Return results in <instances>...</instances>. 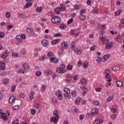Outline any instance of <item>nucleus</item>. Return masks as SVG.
Returning a JSON list of instances; mask_svg holds the SVG:
<instances>
[{"instance_id": "nucleus-1", "label": "nucleus", "mask_w": 124, "mask_h": 124, "mask_svg": "<svg viewBox=\"0 0 124 124\" xmlns=\"http://www.w3.org/2000/svg\"><path fill=\"white\" fill-rule=\"evenodd\" d=\"M53 115L55 116L50 118V122L54 123V124H57L58 122H59V119H60V116L58 115V110H54L53 111Z\"/></svg>"}, {"instance_id": "nucleus-2", "label": "nucleus", "mask_w": 124, "mask_h": 124, "mask_svg": "<svg viewBox=\"0 0 124 124\" xmlns=\"http://www.w3.org/2000/svg\"><path fill=\"white\" fill-rule=\"evenodd\" d=\"M51 22L52 24L54 25H60V22H61V18L59 16H54L52 17Z\"/></svg>"}, {"instance_id": "nucleus-3", "label": "nucleus", "mask_w": 124, "mask_h": 124, "mask_svg": "<svg viewBox=\"0 0 124 124\" xmlns=\"http://www.w3.org/2000/svg\"><path fill=\"white\" fill-rule=\"evenodd\" d=\"M113 46H114V42H110L106 45L105 47L107 50H110L113 48Z\"/></svg>"}, {"instance_id": "nucleus-4", "label": "nucleus", "mask_w": 124, "mask_h": 124, "mask_svg": "<svg viewBox=\"0 0 124 124\" xmlns=\"http://www.w3.org/2000/svg\"><path fill=\"white\" fill-rule=\"evenodd\" d=\"M8 56H9V51L8 50H5L1 55V58L6 59Z\"/></svg>"}, {"instance_id": "nucleus-5", "label": "nucleus", "mask_w": 124, "mask_h": 124, "mask_svg": "<svg viewBox=\"0 0 124 124\" xmlns=\"http://www.w3.org/2000/svg\"><path fill=\"white\" fill-rule=\"evenodd\" d=\"M106 37L103 36H102L101 38V41H102L103 44H107V43H108V42H109V39H106Z\"/></svg>"}, {"instance_id": "nucleus-6", "label": "nucleus", "mask_w": 124, "mask_h": 124, "mask_svg": "<svg viewBox=\"0 0 124 124\" xmlns=\"http://www.w3.org/2000/svg\"><path fill=\"white\" fill-rule=\"evenodd\" d=\"M56 95L58 96V99L61 100L62 98V92L61 91L58 90L56 93Z\"/></svg>"}, {"instance_id": "nucleus-7", "label": "nucleus", "mask_w": 124, "mask_h": 124, "mask_svg": "<svg viewBox=\"0 0 124 124\" xmlns=\"http://www.w3.org/2000/svg\"><path fill=\"white\" fill-rule=\"evenodd\" d=\"M0 118H1L2 120L4 121H6L7 120H8V118H7V115L5 113L0 115Z\"/></svg>"}, {"instance_id": "nucleus-8", "label": "nucleus", "mask_w": 124, "mask_h": 124, "mask_svg": "<svg viewBox=\"0 0 124 124\" xmlns=\"http://www.w3.org/2000/svg\"><path fill=\"white\" fill-rule=\"evenodd\" d=\"M42 44L44 47H47L49 46V41L47 40L44 39L42 41Z\"/></svg>"}, {"instance_id": "nucleus-9", "label": "nucleus", "mask_w": 124, "mask_h": 124, "mask_svg": "<svg viewBox=\"0 0 124 124\" xmlns=\"http://www.w3.org/2000/svg\"><path fill=\"white\" fill-rule=\"evenodd\" d=\"M16 98L15 96H11L9 99V103H15Z\"/></svg>"}, {"instance_id": "nucleus-10", "label": "nucleus", "mask_w": 124, "mask_h": 124, "mask_svg": "<svg viewBox=\"0 0 124 124\" xmlns=\"http://www.w3.org/2000/svg\"><path fill=\"white\" fill-rule=\"evenodd\" d=\"M56 72H58V73H61L62 74L63 73H65V69H62V68L58 67L57 68Z\"/></svg>"}, {"instance_id": "nucleus-11", "label": "nucleus", "mask_w": 124, "mask_h": 124, "mask_svg": "<svg viewBox=\"0 0 124 124\" xmlns=\"http://www.w3.org/2000/svg\"><path fill=\"white\" fill-rule=\"evenodd\" d=\"M82 91H83L82 92V96H84V95H86V94L87 93V92H88V89L86 88L85 86H82L81 87Z\"/></svg>"}, {"instance_id": "nucleus-12", "label": "nucleus", "mask_w": 124, "mask_h": 124, "mask_svg": "<svg viewBox=\"0 0 124 124\" xmlns=\"http://www.w3.org/2000/svg\"><path fill=\"white\" fill-rule=\"evenodd\" d=\"M62 11V8L60 7H57L54 9V12L56 14H60V12Z\"/></svg>"}, {"instance_id": "nucleus-13", "label": "nucleus", "mask_w": 124, "mask_h": 124, "mask_svg": "<svg viewBox=\"0 0 124 124\" xmlns=\"http://www.w3.org/2000/svg\"><path fill=\"white\" fill-rule=\"evenodd\" d=\"M23 68L25 70H28L29 68H30V65L28 64V63L25 62L23 64Z\"/></svg>"}, {"instance_id": "nucleus-14", "label": "nucleus", "mask_w": 124, "mask_h": 124, "mask_svg": "<svg viewBox=\"0 0 124 124\" xmlns=\"http://www.w3.org/2000/svg\"><path fill=\"white\" fill-rule=\"evenodd\" d=\"M0 69L1 70H5V63L3 62H1V64L0 65Z\"/></svg>"}, {"instance_id": "nucleus-15", "label": "nucleus", "mask_w": 124, "mask_h": 124, "mask_svg": "<svg viewBox=\"0 0 124 124\" xmlns=\"http://www.w3.org/2000/svg\"><path fill=\"white\" fill-rule=\"evenodd\" d=\"M33 108H35V109H40V108H41V105L39 104H34Z\"/></svg>"}, {"instance_id": "nucleus-16", "label": "nucleus", "mask_w": 124, "mask_h": 124, "mask_svg": "<svg viewBox=\"0 0 124 124\" xmlns=\"http://www.w3.org/2000/svg\"><path fill=\"white\" fill-rule=\"evenodd\" d=\"M59 28L61 30H65V29H66V25L64 24H61L59 25Z\"/></svg>"}, {"instance_id": "nucleus-17", "label": "nucleus", "mask_w": 124, "mask_h": 124, "mask_svg": "<svg viewBox=\"0 0 124 124\" xmlns=\"http://www.w3.org/2000/svg\"><path fill=\"white\" fill-rule=\"evenodd\" d=\"M121 68L118 66H114L112 68V71H119Z\"/></svg>"}, {"instance_id": "nucleus-18", "label": "nucleus", "mask_w": 124, "mask_h": 124, "mask_svg": "<svg viewBox=\"0 0 124 124\" xmlns=\"http://www.w3.org/2000/svg\"><path fill=\"white\" fill-rule=\"evenodd\" d=\"M92 114H97L98 113V108H94L92 109L91 111Z\"/></svg>"}, {"instance_id": "nucleus-19", "label": "nucleus", "mask_w": 124, "mask_h": 124, "mask_svg": "<svg viewBox=\"0 0 124 124\" xmlns=\"http://www.w3.org/2000/svg\"><path fill=\"white\" fill-rule=\"evenodd\" d=\"M82 65L84 68H88L89 66V62H83Z\"/></svg>"}, {"instance_id": "nucleus-20", "label": "nucleus", "mask_w": 124, "mask_h": 124, "mask_svg": "<svg viewBox=\"0 0 124 124\" xmlns=\"http://www.w3.org/2000/svg\"><path fill=\"white\" fill-rule=\"evenodd\" d=\"M64 96L65 99H67V98H68L69 99H70V98H71V96L69 95V93H65L64 94Z\"/></svg>"}, {"instance_id": "nucleus-21", "label": "nucleus", "mask_w": 124, "mask_h": 124, "mask_svg": "<svg viewBox=\"0 0 124 124\" xmlns=\"http://www.w3.org/2000/svg\"><path fill=\"white\" fill-rule=\"evenodd\" d=\"M66 78H69V79H72V78H73V76H72V75H71V74L69 73H67L66 74Z\"/></svg>"}, {"instance_id": "nucleus-22", "label": "nucleus", "mask_w": 124, "mask_h": 124, "mask_svg": "<svg viewBox=\"0 0 124 124\" xmlns=\"http://www.w3.org/2000/svg\"><path fill=\"white\" fill-rule=\"evenodd\" d=\"M62 48H68V45H67V43L65 42H62Z\"/></svg>"}, {"instance_id": "nucleus-23", "label": "nucleus", "mask_w": 124, "mask_h": 124, "mask_svg": "<svg viewBox=\"0 0 124 124\" xmlns=\"http://www.w3.org/2000/svg\"><path fill=\"white\" fill-rule=\"evenodd\" d=\"M79 20L81 21H84L86 19V16L83 15H80L78 16Z\"/></svg>"}, {"instance_id": "nucleus-24", "label": "nucleus", "mask_w": 124, "mask_h": 124, "mask_svg": "<svg viewBox=\"0 0 124 124\" xmlns=\"http://www.w3.org/2000/svg\"><path fill=\"white\" fill-rule=\"evenodd\" d=\"M2 81L4 85H6L7 84L9 83V79L8 78H5L4 79H2Z\"/></svg>"}, {"instance_id": "nucleus-25", "label": "nucleus", "mask_w": 124, "mask_h": 124, "mask_svg": "<svg viewBox=\"0 0 124 124\" xmlns=\"http://www.w3.org/2000/svg\"><path fill=\"white\" fill-rule=\"evenodd\" d=\"M116 85L117 87H122L123 86V82L118 80L116 82Z\"/></svg>"}, {"instance_id": "nucleus-26", "label": "nucleus", "mask_w": 124, "mask_h": 124, "mask_svg": "<svg viewBox=\"0 0 124 124\" xmlns=\"http://www.w3.org/2000/svg\"><path fill=\"white\" fill-rule=\"evenodd\" d=\"M109 58H110V56L109 55H106L103 57V59L104 60V62L107 61Z\"/></svg>"}, {"instance_id": "nucleus-27", "label": "nucleus", "mask_w": 124, "mask_h": 124, "mask_svg": "<svg viewBox=\"0 0 124 124\" xmlns=\"http://www.w3.org/2000/svg\"><path fill=\"white\" fill-rule=\"evenodd\" d=\"M93 103L94 105H95V106L98 105V106H101V104L99 103L98 101L97 100H94L93 102Z\"/></svg>"}, {"instance_id": "nucleus-28", "label": "nucleus", "mask_w": 124, "mask_h": 124, "mask_svg": "<svg viewBox=\"0 0 124 124\" xmlns=\"http://www.w3.org/2000/svg\"><path fill=\"white\" fill-rule=\"evenodd\" d=\"M32 5V3L28 2L25 5L24 8H29V7H30V6H31Z\"/></svg>"}, {"instance_id": "nucleus-29", "label": "nucleus", "mask_w": 124, "mask_h": 124, "mask_svg": "<svg viewBox=\"0 0 124 124\" xmlns=\"http://www.w3.org/2000/svg\"><path fill=\"white\" fill-rule=\"evenodd\" d=\"M122 12H123V10L122 9H120L115 13V15H116V16H119V15H120Z\"/></svg>"}, {"instance_id": "nucleus-30", "label": "nucleus", "mask_w": 124, "mask_h": 124, "mask_svg": "<svg viewBox=\"0 0 124 124\" xmlns=\"http://www.w3.org/2000/svg\"><path fill=\"white\" fill-rule=\"evenodd\" d=\"M102 121H101L100 120H96L93 122V124H102Z\"/></svg>"}, {"instance_id": "nucleus-31", "label": "nucleus", "mask_w": 124, "mask_h": 124, "mask_svg": "<svg viewBox=\"0 0 124 124\" xmlns=\"http://www.w3.org/2000/svg\"><path fill=\"white\" fill-rule=\"evenodd\" d=\"M52 73H53V72L52 71H51L50 70H47L46 72V76H50L52 75Z\"/></svg>"}, {"instance_id": "nucleus-32", "label": "nucleus", "mask_w": 124, "mask_h": 124, "mask_svg": "<svg viewBox=\"0 0 124 124\" xmlns=\"http://www.w3.org/2000/svg\"><path fill=\"white\" fill-rule=\"evenodd\" d=\"M60 6L61 7V9H62L63 11L66 10V8H65V5H64V4H60Z\"/></svg>"}, {"instance_id": "nucleus-33", "label": "nucleus", "mask_w": 124, "mask_h": 124, "mask_svg": "<svg viewBox=\"0 0 124 124\" xmlns=\"http://www.w3.org/2000/svg\"><path fill=\"white\" fill-rule=\"evenodd\" d=\"M47 56L48 58H52V57H54V55L53 53V52H49L47 53Z\"/></svg>"}, {"instance_id": "nucleus-34", "label": "nucleus", "mask_w": 124, "mask_h": 124, "mask_svg": "<svg viewBox=\"0 0 124 124\" xmlns=\"http://www.w3.org/2000/svg\"><path fill=\"white\" fill-rule=\"evenodd\" d=\"M72 68H73V66L72 65L68 64L67 66V70L71 71V70H72Z\"/></svg>"}, {"instance_id": "nucleus-35", "label": "nucleus", "mask_w": 124, "mask_h": 124, "mask_svg": "<svg viewBox=\"0 0 124 124\" xmlns=\"http://www.w3.org/2000/svg\"><path fill=\"white\" fill-rule=\"evenodd\" d=\"M80 82L83 85H86V84H87V80H86L85 78H81L80 79Z\"/></svg>"}, {"instance_id": "nucleus-36", "label": "nucleus", "mask_w": 124, "mask_h": 124, "mask_svg": "<svg viewBox=\"0 0 124 124\" xmlns=\"http://www.w3.org/2000/svg\"><path fill=\"white\" fill-rule=\"evenodd\" d=\"M92 12L93 14H97V12H98L97 7H95V8L93 9Z\"/></svg>"}, {"instance_id": "nucleus-37", "label": "nucleus", "mask_w": 124, "mask_h": 124, "mask_svg": "<svg viewBox=\"0 0 124 124\" xmlns=\"http://www.w3.org/2000/svg\"><path fill=\"white\" fill-rule=\"evenodd\" d=\"M29 98L30 99H31V100H32L33 99V98H34V94H33V92H31L30 95H29Z\"/></svg>"}, {"instance_id": "nucleus-38", "label": "nucleus", "mask_w": 124, "mask_h": 124, "mask_svg": "<svg viewBox=\"0 0 124 124\" xmlns=\"http://www.w3.org/2000/svg\"><path fill=\"white\" fill-rule=\"evenodd\" d=\"M80 102H81V99L80 98H77L76 99V101H75L76 104H77L78 105V104H80Z\"/></svg>"}, {"instance_id": "nucleus-39", "label": "nucleus", "mask_w": 124, "mask_h": 124, "mask_svg": "<svg viewBox=\"0 0 124 124\" xmlns=\"http://www.w3.org/2000/svg\"><path fill=\"white\" fill-rule=\"evenodd\" d=\"M16 38L17 41H18V42H22V41H23L22 38H21L20 36H16Z\"/></svg>"}, {"instance_id": "nucleus-40", "label": "nucleus", "mask_w": 124, "mask_h": 124, "mask_svg": "<svg viewBox=\"0 0 124 124\" xmlns=\"http://www.w3.org/2000/svg\"><path fill=\"white\" fill-rule=\"evenodd\" d=\"M58 41H59V40L54 39V40L52 41L51 44L52 45H56V44H57V42H58Z\"/></svg>"}, {"instance_id": "nucleus-41", "label": "nucleus", "mask_w": 124, "mask_h": 124, "mask_svg": "<svg viewBox=\"0 0 124 124\" xmlns=\"http://www.w3.org/2000/svg\"><path fill=\"white\" fill-rule=\"evenodd\" d=\"M54 37H61V36H62V33H56L54 34Z\"/></svg>"}, {"instance_id": "nucleus-42", "label": "nucleus", "mask_w": 124, "mask_h": 124, "mask_svg": "<svg viewBox=\"0 0 124 124\" xmlns=\"http://www.w3.org/2000/svg\"><path fill=\"white\" fill-rule=\"evenodd\" d=\"M63 91L64 92H65V93H70V90L67 88H64Z\"/></svg>"}, {"instance_id": "nucleus-43", "label": "nucleus", "mask_w": 124, "mask_h": 124, "mask_svg": "<svg viewBox=\"0 0 124 124\" xmlns=\"http://www.w3.org/2000/svg\"><path fill=\"white\" fill-rule=\"evenodd\" d=\"M42 10V8L41 7H38L36 8V12H38V13H39V12H41Z\"/></svg>"}, {"instance_id": "nucleus-44", "label": "nucleus", "mask_w": 124, "mask_h": 124, "mask_svg": "<svg viewBox=\"0 0 124 124\" xmlns=\"http://www.w3.org/2000/svg\"><path fill=\"white\" fill-rule=\"evenodd\" d=\"M96 62H98V63H100V62H101V57L100 56H98L96 58Z\"/></svg>"}, {"instance_id": "nucleus-45", "label": "nucleus", "mask_w": 124, "mask_h": 124, "mask_svg": "<svg viewBox=\"0 0 124 124\" xmlns=\"http://www.w3.org/2000/svg\"><path fill=\"white\" fill-rule=\"evenodd\" d=\"M45 89H46V85L44 84L42 86V92L43 93L45 92Z\"/></svg>"}, {"instance_id": "nucleus-46", "label": "nucleus", "mask_w": 124, "mask_h": 124, "mask_svg": "<svg viewBox=\"0 0 124 124\" xmlns=\"http://www.w3.org/2000/svg\"><path fill=\"white\" fill-rule=\"evenodd\" d=\"M5 36V34L3 32H0V38H3Z\"/></svg>"}, {"instance_id": "nucleus-47", "label": "nucleus", "mask_w": 124, "mask_h": 124, "mask_svg": "<svg viewBox=\"0 0 124 124\" xmlns=\"http://www.w3.org/2000/svg\"><path fill=\"white\" fill-rule=\"evenodd\" d=\"M71 48H72L73 49L75 48V42L74 41L72 42L71 44Z\"/></svg>"}, {"instance_id": "nucleus-48", "label": "nucleus", "mask_w": 124, "mask_h": 124, "mask_svg": "<svg viewBox=\"0 0 124 124\" xmlns=\"http://www.w3.org/2000/svg\"><path fill=\"white\" fill-rule=\"evenodd\" d=\"M52 102H54L55 103H58V101L56 99V98L52 97L51 99Z\"/></svg>"}, {"instance_id": "nucleus-49", "label": "nucleus", "mask_w": 124, "mask_h": 124, "mask_svg": "<svg viewBox=\"0 0 124 124\" xmlns=\"http://www.w3.org/2000/svg\"><path fill=\"white\" fill-rule=\"evenodd\" d=\"M31 112L32 115H35V114L36 113V111H35V109H31Z\"/></svg>"}, {"instance_id": "nucleus-50", "label": "nucleus", "mask_w": 124, "mask_h": 124, "mask_svg": "<svg viewBox=\"0 0 124 124\" xmlns=\"http://www.w3.org/2000/svg\"><path fill=\"white\" fill-rule=\"evenodd\" d=\"M74 9H75L76 10H77V9H79V8H80V6L78 5H74Z\"/></svg>"}, {"instance_id": "nucleus-51", "label": "nucleus", "mask_w": 124, "mask_h": 124, "mask_svg": "<svg viewBox=\"0 0 124 124\" xmlns=\"http://www.w3.org/2000/svg\"><path fill=\"white\" fill-rule=\"evenodd\" d=\"M112 97H113V96H109L107 99V101L108 102H110L112 100Z\"/></svg>"}, {"instance_id": "nucleus-52", "label": "nucleus", "mask_w": 124, "mask_h": 124, "mask_svg": "<svg viewBox=\"0 0 124 124\" xmlns=\"http://www.w3.org/2000/svg\"><path fill=\"white\" fill-rule=\"evenodd\" d=\"M104 74L107 75H108L110 74V70H109V69H106L105 70V72H104Z\"/></svg>"}, {"instance_id": "nucleus-53", "label": "nucleus", "mask_w": 124, "mask_h": 124, "mask_svg": "<svg viewBox=\"0 0 124 124\" xmlns=\"http://www.w3.org/2000/svg\"><path fill=\"white\" fill-rule=\"evenodd\" d=\"M11 90H12V92H13V93H14V92H15V90H16V86L13 85L11 87Z\"/></svg>"}, {"instance_id": "nucleus-54", "label": "nucleus", "mask_w": 124, "mask_h": 124, "mask_svg": "<svg viewBox=\"0 0 124 124\" xmlns=\"http://www.w3.org/2000/svg\"><path fill=\"white\" fill-rule=\"evenodd\" d=\"M72 22H73V18H71L70 19L67 21L68 25H70V24H71Z\"/></svg>"}, {"instance_id": "nucleus-55", "label": "nucleus", "mask_w": 124, "mask_h": 124, "mask_svg": "<svg viewBox=\"0 0 124 124\" xmlns=\"http://www.w3.org/2000/svg\"><path fill=\"white\" fill-rule=\"evenodd\" d=\"M55 60H56V58L55 57L50 58L49 59V61L50 62H54Z\"/></svg>"}, {"instance_id": "nucleus-56", "label": "nucleus", "mask_w": 124, "mask_h": 124, "mask_svg": "<svg viewBox=\"0 0 124 124\" xmlns=\"http://www.w3.org/2000/svg\"><path fill=\"white\" fill-rule=\"evenodd\" d=\"M78 67H80V66H82V61L79 60V61L78 62Z\"/></svg>"}, {"instance_id": "nucleus-57", "label": "nucleus", "mask_w": 124, "mask_h": 124, "mask_svg": "<svg viewBox=\"0 0 124 124\" xmlns=\"http://www.w3.org/2000/svg\"><path fill=\"white\" fill-rule=\"evenodd\" d=\"M12 28H13V26H12V25H9L8 26H7L6 30L7 31H9V30H10V29H12Z\"/></svg>"}, {"instance_id": "nucleus-58", "label": "nucleus", "mask_w": 124, "mask_h": 124, "mask_svg": "<svg viewBox=\"0 0 124 124\" xmlns=\"http://www.w3.org/2000/svg\"><path fill=\"white\" fill-rule=\"evenodd\" d=\"M20 36L21 37L22 40L26 39V35H25V34H21Z\"/></svg>"}, {"instance_id": "nucleus-59", "label": "nucleus", "mask_w": 124, "mask_h": 124, "mask_svg": "<svg viewBox=\"0 0 124 124\" xmlns=\"http://www.w3.org/2000/svg\"><path fill=\"white\" fill-rule=\"evenodd\" d=\"M46 58L45 55H43L39 58V61H43V60H45Z\"/></svg>"}, {"instance_id": "nucleus-60", "label": "nucleus", "mask_w": 124, "mask_h": 124, "mask_svg": "<svg viewBox=\"0 0 124 124\" xmlns=\"http://www.w3.org/2000/svg\"><path fill=\"white\" fill-rule=\"evenodd\" d=\"M70 32L72 34V35H74L75 34V30H71Z\"/></svg>"}, {"instance_id": "nucleus-61", "label": "nucleus", "mask_w": 124, "mask_h": 124, "mask_svg": "<svg viewBox=\"0 0 124 124\" xmlns=\"http://www.w3.org/2000/svg\"><path fill=\"white\" fill-rule=\"evenodd\" d=\"M72 95L73 97L76 96V91H73L72 92Z\"/></svg>"}, {"instance_id": "nucleus-62", "label": "nucleus", "mask_w": 124, "mask_h": 124, "mask_svg": "<svg viewBox=\"0 0 124 124\" xmlns=\"http://www.w3.org/2000/svg\"><path fill=\"white\" fill-rule=\"evenodd\" d=\"M5 16L7 17V18H10V13L8 12H7L5 14Z\"/></svg>"}, {"instance_id": "nucleus-63", "label": "nucleus", "mask_w": 124, "mask_h": 124, "mask_svg": "<svg viewBox=\"0 0 124 124\" xmlns=\"http://www.w3.org/2000/svg\"><path fill=\"white\" fill-rule=\"evenodd\" d=\"M12 124H19V120H16L14 121V122L12 123Z\"/></svg>"}, {"instance_id": "nucleus-64", "label": "nucleus", "mask_w": 124, "mask_h": 124, "mask_svg": "<svg viewBox=\"0 0 124 124\" xmlns=\"http://www.w3.org/2000/svg\"><path fill=\"white\" fill-rule=\"evenodd\" d=\"M14 110H18L19 109V106H15L13 107Z\"/></svg>"}]
</instances>
